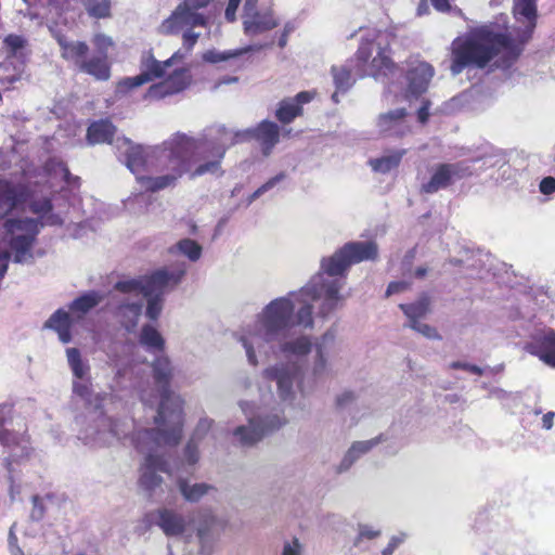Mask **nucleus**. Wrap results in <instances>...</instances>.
<instances>
[{
  "label": "nucleus",
  "instance_id": "aec40b11",
  "mask_svg": "<svg viewBox=\"0 0 555 555\" xmlns=\"http://www.w3.org/2000/svg\"><path fill=\"white\" fill-rule=\"evenodd\" d=\"M74 323H76V320L69 310L59 308L43 322L42 327L54 331L59 340L66 345L73 339L70 328Z\"/></svg>",
  "mask_w": 555,
  "mask_h": 555
},
{
  "label": "nucleus",
  "instance_id": "ea45409f",
  "mask_svg": "<svg viewBox=\"0 0 555 555\" xmlns=\"http://www.w3.org/2000/svg\"><path fill=\"white\" fill-rule=\"evenodd\" d=\"M92 42L98 51V54L107 59L108 50L114 47L113 39L107 37V35H103V33H98L94 35Z\"/></svg>",
  "mask_w": 555,
  "mask_h": 555
},
{
  "label": "nucleus",
  "instance_id": "c756f323",
  "mask_svg": "<svg viewBox=\"0 0 555 555\" xmlns=\"http://www.w3.org/2000/svg\"><path fill=\"white\" fill-rule=\"evenodd\" d=\"M405 151H396L369 160L372 170L378 173H387L397 168L404 156Z\"/></svg>",
  "mask_w": 555,
  "mask_h": 555
},
{
  "label": "nucleus",
  "instance_id": "dca6fc26",
  "mask_svg": "<svg viewBox=\"0 0 555 555\" xmlns=\"http://www.w3.org/2000/svg\"><path fill=\"white\" fill-rule=\"evenodd\" d=\"M242 24L246 36H261L275 29L280 24V17L271 4L257 7V2L245 1Z\"/></svg>",
  "mask_w": 555,
  "mask_h": 555
},
{
  "label": "nucleus",
  "instance_id": "864d4df0",
  "mask_svg": "<svg viewBox=\"0 0 555 555\" xmlns=\"http://www.w3.org/2000/svg\"><path fill=\"white\" fill-rule=\"evenodd\" d=\"M492 267L494 269L492 273L493 278L509 276L514 273L512 267L504 262H496V264H492Z\"/></svg>",
  "mask_w": 555,
  "mask_h": 555
},
{
  "label": "nucleus",
  "instance_id": "5fc2aeb1",
  "mask_svg": "<svg viewBox=\"0 0 555 555\" xmlns=\"http://www.w3.org/2000/svg\"><path fill=\"white\" fill-rule=\"evenodd\" d=\"M295 29V25L292 22H286L283 26L282 33L279 38V47L285 48L288 41V35Z\"/></svg>",
  "mask_w": 555,
  "mask_h": 555
},
{
  "label": "nucleus",
  "instance_id": "20e7f679",
  "mask_svg": "<svg viewBox=\"0 0 555 555\" xmlns=\"http://www.w3.org/2000/svg\"><path fill=\"white\" fill-rule=\"evenodd\" d=\"M535 1H515L514 15L518 26L514 33L504 35L493 25H483L456 38L452 42V74L457 75L467 66L487 68L489 72L511 69L534 29Z\"/></svg>",
  "mask_w": 555,
  "mask_h": 555
},
{
  "label": "nucleus",
  "instance_id": "4d7b16f0",
  "mask_svg": "<svg viewBox=\"0 0 555 555\" xmlns=\"http://www.w3.org/2000/svg\"><path fill=\"white\" fill-rule=\"evenodd\" d=\"M242 0H228V7L225 10V17L228 21H235V13L237 12V7Z\"/></svg>",
  "mask_w": 555,
  "mask_h": 555
},
{
  "label": "nucleus",
  "instance_id": "8fccbe9b",
  "mask_svg": "<svg viewBox=\"0 0 555 555\" xmlns=\"http://www.w3.org/2000/svg\"><path fill=\"white\" fill-rule=\"evenodd\" d=\"M476 256H481V253L480 251H475L468 247H464L463 248V256L457 259L456 261L462 263V264H465L466 267H475L476 263L474 261V258Z\"/></svg>",
  "mask_w": 555,
  "mask_h": 555
},
{
  "label": "nucleus",
  "instance_id": "cd10ccee",
  "mask_svg": "<svg viewBox=\"0 0 555 555\" xmlns=\"http://www.w3.org/2000/svg\"><path fill=\"white\" fill-rule=\"evenodd\" d=\"M116 128L107 119L92 122L88 128L87 138L90 144L111 143Z\"/></svg>",
  "mask_w": 555,
  "mask_h": 555
},
{
  "label": "nucleus",
  "instance_id": "1a4fd4ad",
  "mask_svg": "<svg viewBox=\"0 0 555 555\" xmlns=\"http://www.w3.org/2000/svg\"><path fill=\"white\" fill-rule=\"evenodd\" d=\"M169 280H124L116 285L125 295L118 308V318L127 331L138 326L142 304H146L145 315L155 320L163 309L164 295L168 292Z\"/></svg>",
  "mask_w": 555,
  "mask_h": 555
},
{
  "label": "nucleus",
  "instance_id": "7c9ffc66",
  "mask_svg": "<svg viewBox=\"0 0 555 555\" xmlns=\"http://www.w3.org/2000/svg\"><path fill=\"white\" fill-rule=\"evenodd\" d=\"M332 76H334L335 92L332 94V100L338 103V93L346 92L354 82L350 69L347 66L332 67Z\"/></svg>",
  "mask_w": 555,
  "mask_h": 555
},
{
  "label": "nucleus",
  "instance_id": "49530a36",
  "mask_svg": "<svg viewBox=\"0 0 555 555\" xmlns=\"http://www.w3.org/2000/svg\"><path fill=\"white\" fill-rule=\"evenodd\" d=\"M406 535L400 533L390 538L388 545L382 551V555H392L395 551L405 541Z\"/></svg>",
  "mask_w": 555,
  "mask_h": 555
},
{
  "label": "nucleus",
  "instance_id": "6e6552de",
  "mask_svg": "<svg viewBox=\"0 0 555 555\" xmlns=\"http://www.w3.org/2000/svg\"><path fill=\"white\" fill-rule=\"evenodd\" d=\"M154 387L144 388L142 377H139L137 390L143 404L153 406L158 403L157 412L153 415L155 426H160L164 441L175 444L181 441L183 435L184 401L181 396L169 389L173 367L167 357L156 358L152 364Z\"/></svg>",
  "mask_w": 555,
  "mask_h": 555
},
{
  "label": "nucleus",
  "instance_id": "338daca9",
  "mask_svg": "<svg viewBox=\"0 0 555 555\" xmlns=\"http://www.w3.org/2000/svg\"><path fill=\"white\" fill-rule=\"evenodd\" d=\"M429 2H430V0H421L418 8H417L418 15H424V14L428 13V3Z\"/></svg>",
  "mask_w": 555,
  "mask_h": 555
},
{
  "label": "nucleus",
  "instance_id": "f257e3e1",
  "mask_svg": "<svg viewBox=\"0 0 555 555\" xmlns=\"http://www.w3.org/2000/svg\"><path fill=\"white\" fill-rule=\"evenodd\" d=\"M337 280L309 283L299 293L271 300L238 335L247 362L257 366L261 361L280 356L300 359L314 348L311 374L315 379L331 372L328 357L335 334L327 330L315 344L305 335L295 337L296 328H312L313 309L326 315L339 300Z\"/></svg>",
  "mask_w": 555,
  "mask_h": 555
},
{
  "label": "nucleus",
  "instance_id": "b1692460",
  "mask_svg": "<svg viewBox=\"0 0 555 555\" xmlns=\"http://www.w3.org/2000/svg\"><path fill=\"white\" fill-rule=\"evenodd\" d=\"M249 131L251 132L249 139L255 138L261 144L264 155H269L279 142V126L273 121L263 120L257 128Z\"/></svg>",
  "mask_w": 555,
  "mask_h": 555
},
{
  "label": "nucleus",
  "instance_id": "412c9836",
  "mask_svg": "<svg viewBox=\"0 0 555 555\" xmlns=\"http://www.w3.org/2000/svg\"><path fill=\"white\" fill-rule=\"evenodd\" d=\"M315 96L313 91H301L294 98H287L280 102L276 117L282 122H291L302 114V105L311 102Z\"/></svg>",
  "mask_w": 555,
  "mask_h": 555
},
{
  "label": "nucleus",
  "instance_id": "5701e85b",
  "mask_svg": "<svg viewBox=\"0 0 555 555\" xmlns=\"http://www.w3.org/2000/svg\"><path fill=\"white\" fill-rule=\"evenodd\" d=\"M106 294L102 291L86 292L69 304L68 310L76 322H79L91 309L102 302Z\"/></svg>",
  "mask_w": 555,
  "mask_h": 555
},
{
  "label": "nucleus",
  "instance_id": "393cba45",
  "mask_svg": "<svg viewBox=\"0 0 555 555\" xmlns=\"http://www.w3.org/2000/svg\"><path fill=\"white\" fill-rule=\"evenodd\" d=\"M380 441L382 438L377 437L366 441L353 442L341 459L337 470L339 473L348 470L359 459L369 453Z\"/></svg>",
  "mask_w": 555,
  "mask_h": 555
},
{
  "label": "nucleus",
  "instance_id": "e2e57ef3",
  "mask_svg": "<svg viewBox=\"0 0 555 555\" xmlns=\"http://www.w3.org/2000/svg\"><path fill=\"white\" fill-rule=\"evenodd\" d=\"M14 530H15V525H12L10 528V532H9L10 551L13 550L14 546H18L17 545V537H16Z\"/></svg>",
  "mask_w": 555,
  "mask_h": 555
},
{
  "label": "nucleus",
  "instance_id": "37998d69",
  "mask_svg": "<svg viewBox=\"0 0 555 555\" xmlns=\"http://www.w3.org/2000/svg\"><path fill=\"white\" fill-rule=\"evenodd\" d=\"M5 46L10 50L11 57H16L20 51L25 47V40L20 35H9L4 40Z\"/></svg>",
  "mask_w": 555,
  "mask_h": 555
},
{
  "label": "nucleus",
  "instance_id": "ddd939ff",
  "mask_svg": "<svg viewBox=\"0 0 555 555\" xmlns=\"http://www.w3.org/2000/svg\"><path fill=\"white\" fill-rule=\"evenodd\" d=\"M68 367L73 374V393L80 398L86 405L93 406L95 410L102 406L103 396L94 393L91 388V367L89 361L83 359L77 348H67L65 350Z\"/></svg>",
  "mask_w": 555,
  "mask_h": 555
},
{
  "label": "nucleus",
  "instance_id": "a211bd4d",
  "mask_svg": "<svg viewBox=\"0 0 555 555\" xmlns=\"http://www.w3.org/2000/svg\"><path fill=\"white\" fill-rule=\"evenodd\" d=\"M193 522V534L196 533L201 543L207 542L216 533L222 532L229 526V520L220 517L210 509H201Z\"/></svg>",
  "mask_w": 555,
  "mask_h": 555
},
{
  "label": "nucleus",
  "instance_id": "4be33fe9",
  "mask_svg": "<svg viewBox=\"0 0 555 555\" xmlns=\"http://www.w3.org/2000/svg\"><path fill=\"white\" fill-rule=\"evenodd\" d=\"M405 108L400 107L378 117L377 126L382 133L389 135H404L408 131V125L404 119Z\"/></svg>",
  "mask_w": 555,
  "mask_h": 555
},
{
  "label": "nucleus",
  "instance_id": "a18cd8bd",
  "mask_svg": "<svg viewBox=\"0 0 555 555\" xmlns=\"http://www.w3.org/2000/svg\"><path fill=\"white\" fill-rule=\"evenodd\" d=\"M89 13L95 17H106L111 13V0H100L89 9Z\"/></svg>",
  "mask_w": 555,
  "mask_h": 555
},
{
  "label": "nucleus",
  "instance_id": "f03ea898",
  "mask_svg": "<svg viewBox=\"0 0 555 555\" xmlns=\"http://www.w3.org/2000/svg\"><path fill=\"white\" fill-rule=\"evenodd\" d=\"M10 192H0V208L9 214L28 208L35 216L10 215L0 229L2 245L7 248L0 255V278L8 271L10 258L25 263L34 258V246L44 227H57L64 222L68 193L80 185V178L70 175L65 164L51 158L39 177L25 171L22 180H3Z\"/></svg>",
  "mask_w": 555,
  "mask_h": 555
},
{
  "label": "nucleus",
  "instance_id": "13d9d810",
  "mask_svg": "<svg viewBox=\"0 0 555 555\" xmlns=\"http://www.w3.org/2000/svg\"><path fill=\"white\" fill-rule=\"evenodd\" d=\"M23 66L15 68V73L13 75H9L5 77L0 78L2 82L13 85L23 78Z\"/></svg>",
  "mask_w": 555,
  "mask_h": 555
},
{
  "label": "nucleus",
  "instance_id": "2eb2a0df",
  "mask_svg": "<svg viewBox=\"0 0 555 555\" xmlns=\"http://www.w3.org/2000/svg\"><path fill=\"white\" fill-rule=\"evenodd\" d=\"M150 522L158 526L166 537H181L186 540L193 537V514L184 515L175 508L162 506L149 514Z\"/></svg>",
  "mask_w": 555,
  "mask_h": 555
},
{
  "label": "nucleus",
  "instance_id": "f3484780",
  "mask_svg": "<svg viewBox=\"0 0 555 555\" xmlns=\"http://www.w3.org/2000/svg\"><path fill=\"white\" fill-rule=\"evenodd\" d=\"M131 426L133 425L129 421L113 420L101 415L96 430L90 436L87 435L86 439H91L99 446H111L115 441L127 438Z\"/></svg>",
  "mask_w": 555,
  "mask_h": 555
},
{
  "label": "nucleus",
  "instance_id": "7ed1b4c3",
  "mask_svg": "<svg viewBox=\"0 0 555 555\" xmlns=\"http://www.w3.org/2000/svg\"><path fill=\"white\" fill-rule=\"evenodd\" d=\"M250 130L218 126L205 139L177 132L156 146H140L118 140V151L137 183L146 192L173 188L189 173L192 179L221 172V163L230 146L249 140Z\"/></svg>",
  "mask_w": 555,
  "mask_h": 555
},
{
  "label": "nucleus",
  "instance_id": "9b49d317",
  "mask_svg": "<svg viewBox=\"0 0 555 555\" xmlns=\"http://www.w3.org/2000/svg\"><path fill=\"white\" fill-rule=\"evenodd\" d=\"M11 410L9 408L0 409V443L8 450V469L10 473L9 493L12 500L21 493V488L14 479V463L28 461L34 455V449L30 446L26 435L27 427L21 416H5Z\"/></svg>",
  "mask_w": 555,
  "mask_h": 555
},
{
  "label": "nucleus",
  "instance_id": "de8ad7c7",
  "mask_svg": "<svg viewBox=\"0 0 555 555\" xmlns=\"http://www.w3.org/2000/svg\"><path fill=\"white\" fill-rule=\"evenodd\" d=\"M411 287V283L408 280H396L392 281L386 291V296L402 293Z\"/></svg>",
  "mask_w": 555,
  "mask_h": 555
},
{
  "label": "nucleus",
  "instance_id": "c9c22d12",
  "mask_svg": "<svg viewBox=\"0 0 555 555\" xmlns=\"http://www.w3.org/2000/svg\"><path fill=\"white\" fill-rule=\"evenodd\" d=\"M251 51V48H244L238 50H232V51H217L211 50L207 51L203 59L208 63H220V62H227L232 59H237L242 54H245L247 52Z\"/></svg>",
  "mask_w": 555,
  "mask_h": 555
},
{
  "label": "nucleus",
  "instance_id": "6e6d98bb",
  "mask_svg": "<svg viewBox=\"0 0 555 555\" xmlns=\"http://www.w3.org/2000/svg\"><path fill=\"white\" fill-rule=\"evenodd\" d=\"M210 1L211 0H183L181 4L190 11L198 12L199 9L207 7Z\"/></svg>",
  "mask_w": 555,
  "mask_h": 555
},
{
  "label": "nucleus",
  "instance_id": "39448f33",
  "mask_svg": "<svg viewBox=\"0 0 555 555\" xmlns=\"http://www.w3.org/2000/svg\"><path fill=\"white\" fill-rule=\"evenodd\" d=\"M300 373L301 366L291 360L269 365L262 371L263 380L258 385V399L238 401L246 424L237 425L232 431L236 444L253 447L287 424L278 398L282 402L293 403L296 385L302 395L308 392L299 379Z\"/></svg>",
  "mask_w": 555,
  "mask_h": 555
},
{
  "label": "nucleus",
  "instance_id": "2f4dec72",
  "mask_svg": "<svg viewBox=\"0 0 555 555\" xmlns=\"http://www.w3.org/2000/svg\"><path fill=\"white\" fill-rule=\"evenodd\" d=\"M202 246L193 240L184 238L169 248L173 256H184L191 261H196L202 256Z\"/></svg>",
  "mask_w": 555,
  "mask_h": 555
},
{
  "label": "nucleus",
  "instance_id": "bb28decb",
  "mask_svg": "<svg viewBox=\"0 0 555 555\" xmlns=\"http://www.w3.org/2000/svg\"><path fill=\"white\" fill-rule=\"evenodd\" d=\"M177 486L181 495L189 502H198L210 491H215L216 487L207 482L191 483L185 478L178 476Z\"/></svg>",
  "mask_w": 555,
  "mask_h": 555
},
{
  "label": "nucleus",
  "instance_id": "680f3d73",
  "mask_svg": "<svg viewBox=\"0 0 555 555\" xmlns=\"http://www.w3.org/2000/svg\"><path fill=\"white\" fill-rule=\"evenodd\" d=\"M554 415H555V413L552 412V411H548V412L543 414V416H542V428H544L545 430H550L551 429V427L553 426Z\"/></svg>",
  "mask_w": 555,
  "mask_h": 555
},
{
  "label": "nucleus",
  "instance_id": "72a5a7b5",
  "mask_svg": "<svg viewBox=\"0 0 555 555\" xmlns=\"http://www.w3.org/2000/svg\"><path fill=\"white\" fill-rule=\"evenodd\" d=\"M201 460L199 452V442L190 438L188 443L185 444L182 456H181V468H183L186 473H192L195 469V466Z\"/></svg>",
  "mask_w": 555,
  "mask_h": 555
},
{
  "label": "nucleus",
  "instance_id": "423d86ee",
  "mask_svg": "<svg viewBox=\"0 0 555 555\" xmlns=\"http://www.w3.org/2000/svg\"><path fill=\"white\" fill-rule=\"evenodd\" d=\"M206 25L207 18L203 13L190 11L183 4H178L171 14L158 25V31L164 36L182 34L183 51H177L165 62H159L151 54H145L141 62L140 75L121 80L117 86V92L125 93L154 79H160V81L147 89L146 99L159 100L184 90L191 81L189 70L182 67L173 68L170 72L169 69L173 64L183 61L196 44L201 35L195 33L194 28Z\"/></svg>",
  "mask_w": 555,
  "mask_h": 555
},
{
  "label": "nucleus",
  "instance_id": "0e129e2a",
  "mask_svg": "<svg viewBox=\"0 0 555 555\" xmlns=\"http://www.w3.org/2000/svg\"><path fill=\"white\" fill-rule=\"evenodd\" d=\"M416 256V250L415 249H410L405 256H404V259H403V267L404 268H408L412 264V261L414 260Z\"/></svg>",
  "mask_w": 555,
  "mask_h": 555
},
{
  "label": "nucleus",
  "instance_id": "bf43d9fd",
  "mask_svg": "<svg viewBox=\"0 0 555 555\" xmlns=\"http://www.w3.org/2000/svg\"><path fill=\"white\" fill-rule=\"evenodd\" d=\"M442 273L443 272L435 270L434 267H429V266H421L416 270L417 276H424L427 274H442Z\"/></svg>",
  "mask_w": 555,
  "mask_h": 555
},
{
  "label": "nucleus",
  "instance_id": "a19ab883",
  "mask_svg": "<svg viewBox=\"0 0 555 555\" xmlns=\"http://www.w3.org/2000/svg\"><path fill=\"white\" fill-rule=\"evenodd\" d=\"M284 179V175L280 173L271 179H269L266 183H263L261 186H259L256 191H254L246 201V205L251 204L255 199L260 197L262 194L271 190L273 186H275L281 180Z\"/></svg>",
  "mask_w": 555,
  "mask_h": 555
},
{
  "label": "nucleus",
  "instance_id": "052dcab7",
  "mask_svg": "<svg viewBox=\"0 0 555 555\" xmlns=\"http://www.w3.org/2000/svg\"><path fill=\"white\" fill-rule=\"evenodd\" d=\"M429 3L440 12H446L450 9L449 0H429Z\"/></svg>",
  "mask_w": 555,
  "mask_h": 555
},
{
  "label": "nucleus",
  "instance_id": "3c124183",
  "mask_svg": "<svg viewBox=\"0 0 555 555\" xmlns=\"http://www.w3.org/2000/svg\"><path fill=\"white\" fill-rule=\"evenodd\" d=\"M450 369H453V370H464V371H467V372H470L473 374H477V375H481L483 373V370L477 365H474V364H469V363H466V362H460V361H455V362H452L450 365H449Z\"/></svg>",
  "mask_w": 555,
  "mask_h": 555
},
{
  "label": "nucleus",
  "instance_id": "774afa93",
  "mask_svg": "<svg viewBox=\"0 0 555 555\" xmlns=\"http://www.w3.org/2000/svg\"><path fill=\"white\" fill-rule=\"evenodd\" d=\"M147 197V195L143 194V193H140V194H137L134 195V197H129L128 202H127V205L128 206H131L132 202H139V201H143Z\"/></svg>",
  "mask_w": 555,
  "mask_h": 555
},
{
  "label": "nucleus",
  "instance_id": "4c0bfd02",
  "mask_svg": "<svg viewBox=\"0 0 555 555\" xmlns=\"http://www.w3.org/2000/svg\"><path fill=\"white\" fill-rule=\"evenodd\" d=\"M406 326H410L413 331L421 333L423 337L429 340H441V336L437 332L436 327L428 325V323L421 321L408 322Z\"/></svg>",
  "mask_w": 555,
  "mask_h": 555
},
{
  "label": "nucleus",
  "instance_id": "58836bf2",
  "mask_svg": "<svg viewBox=\"0 0 555 555\" xmlns=\"http://www.w3.org/2000/svg\"><path fill=\"white\" fill-rule=\"evenodd\" d=\"M214 426V420L207 416H203L199 418L196 424L191 439L201 443V441L208 435Z\"/></svg>",
  "mask_w": 555,
  "mask_h": 555
},
{
  "label": "nucleus",
  "instance_id": "f704fd0d",
  "mask_svg": "<svg viewBox=\"0 0 555 555\" xmlns=\"http://www.w3.org/2000/svg\"><path fill=\"white\" fill-rule=\"evenodd\" d=\"M139 343L147 350L160 351L164 348V339L153 325L141 328Z\"/></svg>",
  "mask_w": 555,
  "mask_h": 555
},
{
  "label": "nucleus",
  "instance_id": "79ce46f5",
  "mask_svg": "<svg viewBox=\"0 0 555 555\" xmlns=\"http://www.w3.org/2000/svg\"><path fill=\"white\" fill-rule=\"evenodd\" d=\"M305 547L297 538H292L283 542L281 555H304Z\"/></svg>",
  "mask_w": 555,
  "mask_h": 555
},
{
  "label": "nucleus",
  "instance_id": "6ab92c4d",
  "mask_svg": "<svg viewBox=\"0 0 555 555\" xmlns=\"http://www.w3.org/2000/svg\"><path fill=\"white\" fill-rule=\"evenodd\" d=\"M525 350L543 363L555 367V332L546 330L525 346Z\"/></svg>",
  "mask_w": 555,
  "mask_h": 555
},
{
  "label": "nucleus",
  "instance_id": "c85d7f7f",
  "mask_svg": "<svg viewBox=\"0 0 555 555\" xmlns=\"http://www.w3.org/2000/svg\"><path fill=\"white\" fill-rule=\"evenodd\" d=\"M78 69L93 76L98 80H107L111 77V68L107 59L100 55L89 60L85 59Z\"/></svg>",
  "mask_w": 555,
  "mask_h": 555
},
{
  "label": "nucleus",
  "instance_id": "69168bd1",
  "mask_svg": "<svg viewBox=\"0 0 555 555\" xmlns=\"http://www.w3.org/2000/svg\"><path fill=\"white\" fill-rule=\"evenodd\" d=\"M418 119L425 122L428 119V105L423 104L418 109Z\"/></svg>",
  "mask_w": 555,
  "mask_h": 555
},
{
  "label": "nucleus",
  "instance_id": "9d476101",
  "mask_svg": "<svg viewBox=\"0 0 555 555\" xmlns=\"http://www.w3.org/2000/svg\"><path fill=\"white\" fill-rule=\"evenodd\" d=\"M164 433L160 425L154 429H139L132 437L134 449L143 455V463L140 466L139 487L152 494L163 482L159 473L171 475L172 470L166 459L167 450L179 443H165Z\"/></svg>",
  "mask_w": 555,
  "mask_h": 555
},
{
  "label": "nucleus",
  "instance_id": "603ef678",
  "mask_svg": "<svg viewBox=\"0 0 555 555\" xmlns=\"http://www.w3.org/2000/svg\"><path fill=\"white\" fill-rule=\"evenodd\" d=\"M539 191L542 194L550 195L555 192V179L553 177H545L539 183Z\"/></svg>",
  "mask_w": 555,
  "mask_h": 555
},
{
  "label": "nucleus",
  "instance_id": "0eeeda50",
  "mask_svg": "<svg viewBox=\"0 0 555 555\" xmlns=\"http://www.w3.org/2000/svg\"><path fill=\"white\" fill-rule=\"evenodd\" d=\"M392 41L388 30H367L357 52L358 74L387 78L385 96L391 103L411 102L428 89L434 69L418 59L409 61L406 68L397 67L391 60Z\"/></svg>",
  "mask_w": 555,
  "mask_h": 555
},
{
  "label": "nucleus",
  "instance_id": "4468645a",
  "mask_svg": "<svg viewBox=\"0 0 555 555\" xmlns=\"http://www.w3.org/2000/svg\"><path fill=\"white\" fill-rule=\"evenodd\" d=\"M480 162L482 163L480 169L490 166L487 158H476L472 160H461L453 164L438 165L431 173V179L426 183H423V192L435 193L440 189L449 186L456 180L472 176L476 172L474 165Z\"/></svg>",
  "mask_w": 555,
  "mask_h": 555
},
{
  "label": "nucleus",
  "instance_id": "c03bdc74",
  "mask_svg": "<svg viewBox=\"0 0 555 555\" xmlns=\"http://www.w3.org/2000/svg\"><path fill=\"white\" fill-rule=\"evenodd\" d=\"M48 501L49 498H39L38 495L33 498V509L30 513L33 519L40 520L43 517Z\"/></svg>",
  "mask_w": 555,
  "mask_h": 555
},
{
  "label": "nucleus",
  "instance_id": "09e8293b",
  "mask_svg": "<svg viewBox=\"0 0 555 555\" xmlns=\"http://www.w3.org/2000/svg\"><path fill=\"white\" fill-rule=\"evenodd\" d=\"M356 399V395L351 390H344L335 397V404L338 408H346L352 403Z\"/></svg>",
  "mask_w": 555,
  "mask_h": 555
},
{
  "label": "nucleus",
  "instance_id": "f8f14e48",
  "mask_svg": "<svg viewBox=\"0 0 555 555\" xmlns=\"http://www.w3.org/2000/svg\"><path fill=\"white\" fill-rule=\"evenodd\" d=\"M378 246L372 241L349 242L321 260V271L332 278L345 275L349 268L363 261L375 260Z\"/></svg>",
  "mask_w": 555,
  "mask_h": 555
},
{
  "label": "nucleus",
  "instance_id": "e433bc0d",
  "mask_svg": "<svg viewBox=\"0 0 555 555\" xmlns=\"http://www.w3.org/2000/svg\"><path fill=\"white\" fill-rule=\"evenodd\" d=\"M357 530L358 534L353 540L354 546H359L364 540H375L382 533L378 527H374V525H364V522H360Z\"/></svg>",
  "mask_w": 555,
  "mask_h": 555
},
{
  "label": "nucleus",
  "instance_id": "473e14b6",
  "mask_svg": "<svg viewBox=\"0 0 555 555\" xmlns=\"http://www.w3.org/2000/svg\"><path fill=\"white\" fill-rule=\"evenodd\" d=\"M400 308L408 317L409 322L421 321L430 312V299L423 296L413 304H401Z\"/></svg>",
  "mask_w": 555,
  "mask_h": 555
},
{
  "label": "nucleus",
  "instance_id": "a878e982",
  "mask_svg": "<svg viewBox=\"0 0 555 555\" xmlns=\"http://www.w3.org/2000/svg\"><path fill=\"white\" fill-rule=\"evenodd\" d=\"M56 41L62 57L79 68L88 53V46L85 42L67 40L63 35H56Z\"/></svg>",
  "mask_w": 555,
  "mask_h": 555
}]
</instances>
